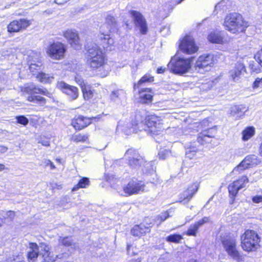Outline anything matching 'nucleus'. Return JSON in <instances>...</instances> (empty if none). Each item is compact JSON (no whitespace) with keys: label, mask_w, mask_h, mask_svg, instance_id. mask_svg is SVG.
<instances>
[{"label":"nucleus","mask_w":262,"mask_h":262,"mask_svg":"<svg viewBox=\"0 0 262 262\" xmlns=\"http://www.w3.org/2000/svg\"><path fill=\"white\" fill-rule=\"evenodd\" d=\"M125 156L128 161L130 167L136 169L141 168L143 173H149L152 168L150 162H147L134 149H129L125 153Z\"/></svg>","instance_id":"obj_1"},{"label":"nucleus","mask_w":262,"mask_h":262,"mask_svg":"<svg viewBox=\"0 0 262 262\" xmlns=\"http://www.w3.org/2000/svg\"><path fill=\"white\" fill-rule=\"evenodd\" d=\"M38 256H41L43 260L41 262H51L52 256L48 245L41 243L38 246L36 243H30L28 252V259L29 262H35Z\"/></svg>","instance_id":"obj_2"},{"label":"nucleus","mask_w":262,"mask_h":262,"mask_svg":"<svg viewBox=\"0 0 262 262\" xmlns=\"http://www.w3.org/2000/svg\"><path fill=\"white\" fill-rule=\"evenodd\" d=\"M241 246L245 251H255L260 247V238L253 230H247L241 236Z\"/></svg>","instance_id":"obj_3"},{"label":"nucleus","mask_w":262,"mask_h":262,"mask_svg":"<svg viewBox=\"0 0 262 262\" xmlns=\"http://www.w3.org/2000/svg\"><path fill=\"white\" fill-rule=\"evenodd\" d=\"M88 62L93 69H99L105 64L104 55L103 50L97 45H93L88 51Z\"/></svg>","instance_id":"obj_4"},{"label":"nucleus","mask_w":262,"mask_h":262,"mask_svg":"<svg viewBox=\"0 0 262 262\" xmlns=\"http://www.w3.org/2000/svg\"><path fill=\"white\" fill-rule=\"evenodd\" d=\"M192 58L172 57L167 66L169 70L176 74L183 75L187 73L191 67Z\"/></svg>","instance_id":"obj_5"},{"label":"nucleus","mask_w":262,"mask_h":262,"mask_svg":"<svg viewBox=\"0 0 262 262\" xmlns=\"http://www.w3.org/2000/svg\"><path fill=\"white\" fill-rule=\"evenodd\" d=\"M248 26L242 16L237 13L230 14V33L238 34L245 31Z\"/></svg>","instance_id":"obj_6"},{"label":"nucleus","mask_w":262,"mask_h":262,"mask_svg":"<svg viewBox=\"0 0 262 262\" xmlns=\"http://www.w3.org/2000/svg\"><path fill=\"white\" fill-rule=\"evenodd\" d=\"M66 51V46L61 42H54L46 49L48 55L55 60H60L64 57Z\"/></svg>","instance_id":"obj_7"},{"label":"nucleus","mask_w":262,"mask_h":262,"mask_svg":"<svg viewBox=\"0 0 262 262\" xmlns=\"http://www.w3.org/2000/svg\"><path fill=\"white\" fill-rule=\"evenodd\" d=\"M179 49L185 54H191L196 53L199 47L195 43L192 37L186 36L181 41L179 45Z\"/></svg>","instance_id":"obj_8"},{"label":"nucleus","mask_w":262,"mask_h":262,"mask_svg":"<svg viewBox=\"0 0 262 262\" xmlns=\"http://www.w3.org/2000/svg\"><path fill=\"white\" fill-rule=\"evenodd\" d=\"M213 57L210 54L200 56L196 61L195 68L199 72L208 71L213 64Z\"/></svg>","instance_id":"obj_9"},{"label":"nucleus","mask_w":262,"mask_h":262,"mask_svg":"<svg viewBox=\"0 0 262 262\" xmlns=\"http://www.w3.org/2000/svg\"><path fill=\"white\" fill-rule=\"evenodd\" d=\"M136 27L140 30L142 34H145L147 32V26L146 21L143 15L139 12L135 10H131L129 12Z\"/></svg>","instance_id":"obj_10"},{"label":"nucleus","mask_w":262,"mask_h":262,"mask_svg":"<svg viewBox=\"0 0 262 262\" xmlns=\"http://www.w3.org/2000/svg\"><path fill=\"white\" fill-rule=\"evenodd\" d=\"M144 187L145 185L142 182L134 179L129 181L128 184L123 187V191L126 194L132 195L143 191Z\"/></svg>","instance_id":"obj_11"},{"label":"nucleus","mask_w":262,"mask_h":262,"mask_svg":"<svg viewBox=\"0 0 262 262\" xmlns=\"http://www.w3.org/2000/svg\"><path fill=\"white\" fill-rule=\"evenodd\" d=\"M31 25V21L26 19H20L11 21L7 26L8 31L10 33L18 32L25 30Z\"/></svg>","instance_id":"obj_12"},{"label":"nucleus","mask_w":262,"mask_h":262,"mask_svg":"<svg viewBox=\"0 0 262 262\" xmlns=\"http://www.w3.org/2000/svg\"><path fill=\"white\" fill-rule=\"evenodd\" d=\"M57 87L64 93L68 95L70 98L72 100L76 99L78 96L79 93L78 89L63 81L58 82L57 84Z\"/></svg>","instance_id":"obj_13"},{"label":"nucleus","mask_w":262,"mask_h":262,"mask_svg":"<svg viewBox=\"0 0 262 262\" xmlns=\"http://www.w3.org/2000/svg\"><path fill=\"white\" fill-rule=\"evenodd\" d=\"M63 36L68 40V42L73 48L75 49L80 48L79 35L76 30L68 29L63 32Z\"/></svg>","instance_id":"obj_14"},{"label":"nucleus","mask_w":262,"mask_h":262,"mask_svg":"<svg viewBox=\"0 0 262 262\" xmlns=\"http://www.w3.org/2000/svg\"><path fill=\"white\" fill-rule=\"evenodd\" d=\"M246 73L247 70L245 66L241 61H238L235 63L231 77L233 81L238 82L241 77Z\"/></svg>","instance_id":"obj_15"},{"label":"nucleus","mask_w":262,"mask_h":262,"mask_svg":"<svg viewBox=\"0 0 262 262\" xmlns=\"http://www.w3.org/2000/svg\"><path fill=\"white\" fill-rule=\"evenodd\" d=\"M198 189V184H193L190 186L186 190L180 194L179 198L180 202L184 204L187 203L196 192Z\"/></svg>","instance_id":"obj_16"},{"label":"nucleus","mask_w":262,"mask_h":262,"mask_svg":"<svg viewBox=\"0 0 262 262\" xmlns=\"http://www.w3.org/2000/svg\"><path fill=\"white\" fill-rule=\"evenodd\" d=\"M91 119L90 118L78 116L72 120V124L75 129L81 130L91 123Z\"/></svg>","instance_id":"obj_17"},{"label":"nucleus","mask_w":262,"mask_h":262,"mask_svg":"<svg viewBox=\"0 0 262 262\" xmlns=\"http://www.w3.org/2000/svg\"><path fill=\"white\" fill-rule=\"evenodd\" d=\"M248 110V108L244 105H234L232 106L230 110V116L234 119H239L243 117Z\"/></svg>","instance_id":"obj_18"},{"label":"nucleus","mask_w":262,"mask_h":262,"mask_svg":"<svg viewBox=\"0 0 262 262\" xmlns=\"http://www.w3.org/2000/svg\"><path fill=\"white\" fill-rule=\"evenodd\" d=\"M209 221V219L208 217H204L194 224H191L187 230L186 234L189 236H196L199 228L205 223L208 222Z\"/></svg>","instance_id":"obj_19"},{"label":"nucleus","mask_w":262,"mask_h":262,"mask_svg":"<svg viewBox=\"0 0 262 262\" xmlns=\"http://www.w3.org/2000/svg\"><path fill=\"white\" fill-rule=\"evenodd\" d=\"M248 179L246 176H243L238 180L233 182L232 185V190H230V195L235 196L238 190L246 186V184L248 183Z\"/></svg>","instance_id":"obj_20"},{"label":"nucleus","mask_w":262,"mask_h":262,"mask_svg":"<svg viewBox=\"0 0 262 262\" xmlns=\"http://www.w3.org/2000/svg\"><path fill=\"white\" fill-rule=\"evenodd\" d=\"M21 91L29 94H42L46 96H50L51 94L46 89L37 88L35 85L30 84L21 89Z\"/></svg>","instance_id":"obj_21"},{"label":"nucleus","mask_w":262,"mask_h":262,"mask_svg":"<svg viewBox=\"0 0 262 262\" xmlns=\"http://www.w3.org/2000/svg\"><path fill=\"white\" fill-rule=\"evenodd\" d=\"M140 101L143 103H148L152 101L153 93L150 89H143L139 92Z\"/></svg>","instance_id":"obj_22"},{"label":"nucleus","mask_w":262,"mask_h":262,"mask_svg":"<svg viewBox=\"0 0 262 262\" xmlns=\"http://www.w3.org/2000/svg\"><path fill=\"white\" fill-rule=\"evenodd\" d=\"M230 257L238 262L244 259L243 254L236 249L235 241L233 239H230Z\"/></svg>","instance_id":"obj_23"},{"label":"nucleus","mask_w":262,"mask_h":262,"mask_svg":"<svg viewBox=\"0 0 262 262\" xmlns=\"http://www.w3.org/2000/svg\"><path fill=\"white\" fill-rule=\"evenodd\" d=\"M150 229L143 224L135 225L131 230V234L135 236H141L146 233L149 232Z\"/></svg>","instance_id":"obj_24"},{"label":"nucleus","mask_w":262,"mask_h":262,"mask_svg":"<svg viewBox=\"0 0 262 262\" xmlns=\"http://www.w3.org/2000/svg\"><path fill=\"white\" fill-rule=\"evenodd\" d=\"M214 136L212 135L204 134L203 132H201L198 137V142L201 144H205L207 143H211Z\"/></svg>","instance_id":"obj_25"},{"label":"nucleus","mask_w":262,"mask_h":262,"mask_svg":"<svg viewBox=\"0 0 262 262\" xmlns=\"http://www.w3.org/2000/svg\"><path fill=\"white\" fill-rule=\"evenodd\" d=\"M99 38L101 40V44L104 49H107L114 42V39L110 37V35H99Z\"/></svg>","instance_id":"obj_26"},{"label":"nucleus","mask_w":262,"mask_h":262,"mask_svg":"<svg viewBox=\"0 0 262 262\" xmlns=\"http://www.w3.org/2000/svg\"><path fill=\"white\" fill-rule=\"evenodd\" d=\"M36 78L40 82L44 83H51L54 79L53 75L43 72L39 73Z\"/></svg>","instance_id":"obj_27"},{"label":"nucleus","mask_w":262,"mask_h":262,"mask_svg":"<svg viewBox=\"0 0 262 262\" xmlns=\"http://www.w3.org/2000/svg\"><path fill=\"white\" fill-rule=\"evenodd\" d=\"M83 98L86 100H89L93 97L94 92L92 90L91 87L89 85L82 87L81 89Z\"/></svg>","instance_id":"obj_28"},{"label":"nucleus","mask_w":262,"mask_h":262,"mask_svg":"<svg viewBox=\"0 0 262 262\" xmlns=\"http://www.w3.org/2000/svg\"><path fill=\"white\" fill-rule=\"evenodd\" d=\"M15 216V213L14 211L11 210L7 211L4 216V219H2L3 221V224L6 223L8 225H11Z\"/></svg>","instance_id":"obj_29"},{"label":"nucleus","mask_w":262,"mask_h":262,"mask_svg":"<svg viewBox=\"0 0 262 262\" xmlns=\"http://www.w3.org/2000/svg\"><path fill=\"white\" fill-rule=\"evenodd\" d=\"M113 28L111 26L106 22H105L101 25L100 27V32L99 35H110V32Z\"/></svg>","instance_id":"obj_30"},{"label":"nucleus","mask_w":262,"mask_h":262,"mask_svg":"<svg viewBox=\"0 0 262 262\" xmlns=\"http://www.w3.org/2000/svg\"><path fill=\"white\" fill-rule=\"evenodd\" d=\"M90 184V181L88 178H83L80 179L77 184L76 186H75L73 189L72 191H77L80 188H85L86 186H89Z\"/></svg>","instance_id":"obj_31"},{"label":"nucleus","mask_w":262,"mask_h":262,"mask_svg":"<svg viewBox=\"0 0 262 262\" xmlns=\"http://www.w3.org/2000/svg\"><path fill=\"white\" fill-rule=\"evenodd\" d=\"M38 61H41L40 54L38 52H31L28 55V63H31V62H36Z\"/></svg>","instance_id":"obj_32"},{"label":"nucleus","mask_w":262,"mask_h":262,"mask_svg":"<svg viewBox=\"0 0 262 262\" xmlns=\"http://www.w3.org/2000/svg\"><path fill=\"white\" fill-rule=\"evenodd\" d=\"M208 40L212 43H219L222 41V37L218 33L212 32L208 36Z\"/></svg>","instance_id":"obj_33"},{"label":"nucleus","mask_w":262,"mask_h":262,"mask_svg":"<svg viewBox=\"0 0 262 262\" xmlns=\"http://www.w3.org/2000/svg\"><path fill=\"white\" fill-rule=\"evenodd\" d=\"M199 151L195 147L193 146H190L189 149L187 150L186 152V157L189 159H195L196 156V152Z\"/></svg>","instance_id":"obj_34"},{"label":"nucleus","mask_w":262,"mask_h":262,"mask_svg":"<svg viewBox=\"0 0 262 262\" xmlns=\"http://www.w3.org/2000/svg\"><path fill=\"white\" fill-rule=\"evenodd\" d=\"M87 139V136L78 132L74 133L72 137V139L75 142H84Z\"/></svg>","instance_id":"obj_35"},{"label":"nucleus","mask_w":262,"mask_h":262,"mask_svg":"<svg viewBox=\"0 0 262 262\" xmlns=\"http://www.w3.org/2000/svg\"><path fill=\"white\" fill-rule=\"evenodd\" d=\"M154 81V77H150L148 75H144L143 76L140 80L137 82V83H135L134 84V89L136 88H139L140 86L143 83L146 82H151Z\"/></svg>","instance_id":"obj_36"},{"label":"nucleus","mask_w":262,"mask_h":262,"mask_svg":"<svg viewBox=\"0 0 262 262\" xmlns=\"http://www.w3.org/2000/svg\"><path fill=\"white\" fill-rule=\"evenodd\" d=\"M222 244L227 252L229 254V236L228 234L221 236Z\"/></svg>","instance_id":"obj_37"},{"label":"nucleus","mask_w":262,"mask_h":262,"mask_svg":"<svg viewBox=\"0 0 262 262\" xmlns=\"http://www.w3.org/2000/svg\"><path fill=\"white\" fill-rule=\"evenodd\" d=\"M182 238V236L181 235L171 234L166 237V241L169 242L178 243Z\"/></svg>","instance_id":"obj_38"},{"label":"nucleus","mask_w":262,"mask_h":262,"mask_svg":"<svg viewBox=\"0 0 262 262\" xmlns=\"http://www.w3.org/2000/svg\"><path fill=\"white\" fill-rule=\"evenodd\" d=\"M122 90H117L112 92L110 95V99L113 101H117L120 98V96L123 94Z\"/></svg>","instance_id":"obj_39"},{"label":"nucleus","mask_w":262,"mask_h":262,"mask_svg":"<svg viewBox=\"0 0 262 262\" xmlns=\"http://www.w3.org/2000/svg\"><path fill=\"white\" fill-rule=\"evenodd\" d=\"M29 64V69L31 72H34L35 70H38L42 66V61H38L36 62H31L28 63Z\"/></svg>","instance_id":"obj_40"},{"label":"nucleus","mask_w":262,"mask_h":262,"mask_svg":"<svg viewBox=\"0 0 262 262\" xmlns=\"http://www.w3.org/2000/svg\"><path fill=\"white\" fill-rule=\"evenodd\" d=\"M149 135L152 137L157 142H162L164 139L163 135L158 132H149Z\"/></svg>","instance_id":"obj_41"},{"label":"nucleus","mask_w":262,"mask_h":262,"mask_svg":"<svg viewBox=\"0 0 262 262\" xmlns=\"http://www.w3.org/2000/svg\"><path fill=\"white\" fill-rule=\"evenodd\" d=\"M169 216V215L167 212H164L161 213L158 216L156 217V222H158L159 224H160L162 222H164Z\"/></svg>","instance_id":"obj_42"},{"label":"nucleus","mask_w":262,"mask_h":262,"mask_svg":"<svg viewBox=\"0 0 262 262\" xmlns=\"http://www.w3.org/2000/svg\"><path fill=\"white\" fill-rule=\"evenodd\" d=\"M73 243V241L71 237H65L62 238H60L59 244L65 246H71Z\"/></svg>","instance_id":"obj_43"},{"label":"nucleus","mask_w":262,"mask_h":262,"mask_svg":"<svg viewBox=\"0 0 262 262\" xmlns=\"http://www.w3.org/2000/svg\"><path fill=\"white\" fill-rule=\"evenodd\" d=\"M252 87L254 90L262 89V77L256 78L254 81Z\"/></svg>","instance_id":"obj_44"},{"label":"nucleus","mask_w":262,"mask_h":262,"mask_svg":"<svg viewBox=\"0 0 262 262\" xmlns=\"http://www.w3.org/2000/svg\"><path fill=\"white\" fill-rule=\"evenodd\" d=\"M247 169L244 164L241 162L237 166H236L232 170V173L235 174H238L242 172L245 169Z\"/></svg>","instance_id":"obj_45"},{"label":"nucleus","mask_w":262,"mask_h":262,"mask_svg":"<svg viewBox=\"0 0 262 262\" xmlns=\"http://www.w3.org/2000/svg\"><path fill=\"white\" fill-rule=\"evenodd\" d=\"M254 156H247L241 162L244 164L247 168L251 164L253 159Z\"/></svg>","instance_id":"obj_46"},{"label":"nucleus","mask_w":262,"mask_h":262,"mask_svg":"<svg viewBox=\"0 0 262 262\" xmlns=\"http://www.w3.org/2000/svg\"><path fill=\"white\" fill-rule=\"evenodd\" d=\"M105 22L108 24L113 28L116 26V21L115 17L111 15H107L105 19Z\"/></svg>","instance_id":"obj_47"},{"label":"nucleus","mask_w":262,"mask_h":262,"mask_svg":"<svg viewBox=\"0 0 262 262\" xmlns=\"http://www.w3.org/2000/svg\"><path fill=\"white\" fill-rule=\"evenodd\" d=\"M254 59L262 68V48L254 55Z\"/></svg>","instance_id":"obj_48"},{"label":"nucleus","mask_w":262,"mask_h":262,"mask_svg":"<svg viewBox=\"0 0 262 262\" xmlns=\"http://www.w3.org/2000/svg\"><path fill=\"white\" fill-rule=\"evenodd\" d=\"M42 164L41 165H44L45 167L50 166V169L52 170L55 169L56 168V166L53 164V163L49 159H43L42 161Z\"/></svg>","instance_id":"obj_49"},{"label":"nucleus","mask_w":262,"mask_h":262,"mask_svg":"<svg viewBox=\"0 0 262 262\" xmlns=\"http://www.w3.org/2000/svg\"><path fill=\"white\" fill-rule=\"evenodd\" d=\"M157 117L155 115L150 116L147 120L146 123L148 127H151L152 125H155L157 120Z\"/></svg>","instance_id":"obj_50"},{"label":"nucleus","mask_w":262,"mask_h":262,"mask_svg":"<svg viewBox=\"0 0 262 262\" xmlns=\"http://www.w3.org/2000/svg\"><path fill=\"white\" fill-rule=\"evenodd\" d=\"M169 154V150L165 149H161L159 151V152L158 153V155H159L160 159L164 160L167 158V157L168 156Z\"/></svg>","instance_id":"obj_51"},{"label":"nucleus","mask_w":262,"mask_h":262,"mask_svg":"<svg viewBox=\"0 0 262 262\" xmlns=\"http://www.w3.org/2000/svg\"><path fill=\"white\" fill-rule=\"evenodd\" d=\"M46 102V100L45 98L39 95H35L34 103H38L40 105H44Z\"/></svg>","instance_id":"obj_52"},{"label":"nucleus","mask_w":262,"mask_h":262,"mask_svg":"<svg viewBox=\"0 0 262 262\" xmlns=\"http://www.w3.org/2000/svg\"><path fill=\"white\" fill-rule=\"evenodd\" d=\"M249 68L252 72L256 73H259L260 72V69L255 66V64L253 61H251L249 63Z\"/></svg>","instance_id":"obj_53"},{"label":"nucleus","mask_w":262,"mask_h":262,"mask_svg":"<svg viewBox=\"0 0 262 262\" xmlns=\"http://www.w3.org/2000/svg\"><path fill=\"white\" fill-rule=\"evenodd\" d=\"M254 132H243L242 139L244 141H247L254 136Z\"/></svg>","instance_id":"obj_54"},{"label":"nucleus","mask_w":262,"mask_h":262,"mask_svg":"<svg viewBox=\"0 0 262 262\" xmlns=\"http://www.w3.org/2000/svg\"><path fill=\"white\" fill-rule=\"evenodd\" d=\"M16 119L17 122L23 125H26L28 123V119L24 116L17 117Z\"/></svg>","instance_id":"obj_55"},{"label":"nucleus","mask_w":262,"mask_h":262,"mask_svg":"<svg viewBox=\"0 0 262 262\" xmlns=\"http://www.w3.org/2000/svg\"><path fill=\"white\" fill-rule=\"evenodd\" d=\"M75 81L77 82V83L81 87V89H82V87L83 88L84 86L87 85L84 82L83 80L80 77H76Z\"/></svg>","instance_id":"obj_56"},{"label":"nucleus","mask_w":262,"mask_h":262,"mask_svg":"<svg viewBox=\"0 0 262 262\" xmlns=\"http://www.w3.org/2000/svg\"><path fill=\"white\" fill-rule=\"evenodd\" d=\"M252 201L255 203L262 202V195H256L253 197Z\"/></svg>","instance_id":"obj_57"},{"label":"nucleus","mask_w":262,"mask_h":262,"mask_svg":"<svg viewBox=\"0 0 262 262\" xmlns=\"http://www.w3.org/2000/svg\"><path fill=\"white\" fill-rule=\"evenodd\" d=\"M224 26L227 30H229V18L227 16L225 17Z\"/></svg>","instance_id":"obj_58"},{"label":"nucleus","mask_w":262,"mask_h":262,"mask_svg":"<svg viewBox=\"0 0 262 262\" xmlns=\"http://www.w3.org/2000/svg\"><path fill=\"white\" fill-rule=\"evenodd\" d=\"M35 95H33V94H31V95H29L27 97V100L30 102H35Z\"/></svg>","instance_id":"obj_59"},{"label":"nucleus","mask_w":262,"mask_h":262,"mask_svg":"<svg viewBox=\"0 0 262 262\" xmlns=\"http://www.w3.org/2000/svg\"><path fill=\"white\" fill-rule=\"evenodd\" d=\"M39 142L41 143V144L43 146H48L50 145V142L48 140H41Z\"/></svg>","instance_id":"obj_60"},{"label":"nucleus","mask_w":262,"mask_h":262,"mask_svg":"<svg viewBox=\"0 0 262 262\" xmlns=\"http://www.w3.org/2000/svg\"><path fill=\"white\" fill-rule=\"evenodd\" d=\"M8 150V148L4 146H0V155L6 152Z\"/></svg>","instance_id":"obj_61"},{"label":"nucleus","mask_w":262,"mask_h":262,"mask_svg":"<svg viewBox=\"0 0 262 262\" xmlns=\"http://www.w3.org/2000/svg\"><path fill=\"white\" fill-rule=\"evenodd\" d=\"M166 68L163 67H160L157 69V72L158 74H162L165 71Z\"/></svg>","instance_id":"obj_62"},{"label":"nucleus","mask_w":262,"mask_h":262,"mask_svg":"<svg viewBox=\"0 0 262 262\" xmlns=\"http://www.w3.org/2000/svg\"><path fill=\"white\" fill-rule=\"evenodd\" d=\"M243 131H255V128L253 126H248Z\"/></svg>","instance_id":"obj_63"},{"label":"nucleus","mask_w":262,"mask_h":262,"mask_svg":"<svg viewBox=\"0 0 262 262\" xmlns=\"http://www.w3.org/2000/svg\"><path fill=\"white\" fill-rule=\"evenodd\" d=\"M14 262H25L24 260H20L19 256H17L16 259H14Z\"/></svg>","instance_id":"obj_64"}]
</instances>
